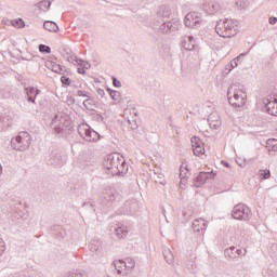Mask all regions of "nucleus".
Segmentation results:
<instances>
[{
  "label": "nucleus",
  "instance_id": "obj_39",
  "mask_svg": "<svg viewBox=\"0 0 277 277\" xmlns=\"http://www.w3.org/2000/svg\"><path fill=\"white\" fill-rule=\"evenodd\" d=\"M83 106L91 111L94 109V108H92V100H90V98H87L83 101Z\"/></svg>",
  "mask_w": 277,
  "mask_h": 277
},
{
  "label": "nucleus",
  "instance_id": "obj_11",
  "mask_svg": "<svg viewBox=\"0 0 277 277\" xmlns=\"http://www.w3.org/2000/svg\"><path fill=\"white\" fill-rule=\"evenodd\" d=\"M209 179H215V173L213 172H200L198 176L194 180L195 187H202Z\"/></svg>",
  "mask_w": 277,
  "mask_h": 277
},
{
  "label": "nucleus",
  "instance_id": "obj_49",
  "mask_svg": "<svg viewBox=\"0 0 277 277\" xmlns=\"http://www.w3.org/2000/svg\"><path fill=\"white\" fill-rule=\"evenodd\" d=\"M268 23H269L271 25H276V23H277V17H269Z\"/></svg>",
  "mask_w": 277,
  "mask_h": 277
},
{
  "label": "nucleus",
  "instance_id": "obj_32",
  "mask_svg": "<svg viewBox=\"0 0 277 277\" xmlns=\"http://www.w3.org/2000/svg\"><path fill=\"white\" fill-rule=\"evenodd\" d=\"M12 25L17 29H23V27H25V21H23V18L13 19Z\"/></svg>",
  "mask_w": 277,
  "mask_h": 277
},
{
  "label": "nucleus",
  "instance_id": "obj_29",
  "mask_svg": "<svg viewBox=\"0 0 277 277\" xmlns=\"http://www.w3.org/2000/svg\"><path fill=\"white\" fill-rule=\"evenodd\" d=\"M107 92H108L110 98H113V101L120 102L121 94L119 91H114L111 89H107Z\"/></svg>",
  "mask_w": 277,
  "mask_h": 277
},
{
  "label": "nucleus",
  "instance_id": "obj_30",
  "mask_svg": "<svg viewBox=\"0 0 277 277\" xmlns=\"http://www.w3.org/2000/svg\"><path fill=\"white\" fill-rule=\"evenodd\" d=\"M259 176L260 179H263L264 181L267 180V179H271L272 177V171H269L268 169H261L259 171Z\"/></svg>",
  "mask_w": 277,
  "mask_h": 277
},
{
  "label": "nucleus",
  "instance_id": "obj_55",
  "mask_svg": "<svg viewBox=\"0 0 277 277\" xmlns=\"http://www.w3.org/2000/svg\"><path fill=\"white\" fill-rule=\"evenodd\" d=\"M124 266L123 264H118V261L115 263V267H122Z\"/></svg>",
  "mask_w": 277,
  "mask_h": 277
},
{
  "label": "nucleus",
  "instance_id": "obj_14",
  "mask_svg": "<svg viewBox=\"0 0 277 277\" xmlns=\"http://www.w3.org/2000/svg\"><path fill=\"white\" fill-rule=\"evenodd\" d=\"M208 122L211 127V129H220L222 127V118L220 117V114L217 113H212L208 117Z\"/></svg>",
  "mask_w": 277,
  "mask_h": 277
},
{
  "label": "nucleus",
  "instance_id": "obj_51",
  "mask_svg": "<svg viewBox=\"0 0 277 277\" xmlns=\"http://www.w3.org/2000/svg\"><path fill=\"white\" fill-rule=\"evenodd\" d=\"M78 74H79V75H85L84 68H83V67H82V68L79 67V68H78Z\"/></svg>",
  "mask_w": 277,
  "mask_h": 277
},
{
  "label": "nucleus",
  "instance_id": "obj_16",
  "mask_svg": "<svg viewBox=\"0 0 277 277\" xmlns=\"http://www.w3.org/2000/svg\"><path fill=\"white\" fill-rule=\"evenodd\" d=\"M45 67L49 68V70H52V72H56V75H64V72H66V67H63L53 61L45 62Z\"/></svg>",
  "mask_w": 277,
  "mask_h": 277
},
{
  "label": "nucleus",
  "instance_id": "obj_56",
  "mask_svg": "<svg viewBox=\"0 0 277 277\" xmlns=\"http://www.w3.org/2000/svg\"><path fill=\"white\" fill-rule=\"evenodd\" d=\"M271 276L277 277V269L275 271V273L271 274Z\"/></svg>",
  "mask_w": 277,
  "mask_h": 277
},
{
  "label": "nucleus",
  "instance_id": "obj_22",
  "mask_svg": "<svg viewBox=\"0 0 277 277\" xmlns=\"http://www.w3.org/2000/svg\"><path fill=\"white\" fill-rule=\"evenodd\" d=\"M182 44L186 51H194V47H196V40L194 37H185Z\"/></svg>",
  "mask_w": 277,
  "mask_h": 277
},
{
  "label": "nucleus",
  "instance_id": "obj_47",
  "mask_svg": "<svg viewBox=\"0 0 277 277\" xmlns=\"http://www.w3.org/2000/svg\"><path fill=\"white\" fill-rule=\"evenodd\" d=\"M68 53H72V51H70V49H68V48L63 49L64 57H68Z\"/></svg>",
  "mask_w": 277,
  "mask_h": 277
},
{
  "label": "nucleus",
  "instance_id": "obj_36",
  "mask_svg": "<svg viewBox=\"0 0 277 277\" xmlns=\"http://www.w3.org/2000/svg\"><path fill=\"white\" fill-rule=\"evenodd\" d=\"M39 53H51V47L45 45V44H40L39 45Z\"/></svg>",
  "mask_w": 277,
  "mask_h": 277
},
{
  "label": "nucleus",
  "instance_id": "obj_21",
  "mask_svg": "<svg viewBox=\"0 0 277 277\" xmlns=\"http://www.w3.org/2000/svg\"><path fill=\"white\" fill-rule=\"evenodd\" d=\"M43 29H45L47 31L57 34V31H60V26H57V23L53 21H45L43 23Z\"/></svg>",
  "mask_w": 277,
  "mask_h": 277
},
{
  "label": "nucleus",
  "instance_id": "obj_18",
  "mask_svg": "<svg viewBox=\"0 0 277 277\" xmlns=\"http://www.w3.org/2000/svg\"><path fill=\"white\" fill-rule=\"evenodd\" d=\"M104 200H106V202H114L116 200V198H118V192H116L115 189L111 188H105L103 190L102 194Z\"/></svg>",
  "mask_w": 277,
  "mask_h": 277
},
{
  "label": "nucleus",
  "instance_id": "obj_54",
  "mask_svg": "<svg viewBox=\"0 0 277 277\" xmlns=\"http://www.w3.org/2000/svg\"><path fill=\"white\" fill-rule=\"evenodd\" d=\"M222 163H223V166H225V168H229V163L228 162H226V161H222Z\"/></svg>",
  "mask_w": 277,
  "mask_h": 277
},
{
  "label": "nucleus",
  "instance_id": "obj_28",
  "mask_svg": "<svg viewBox=\"0 0 277 277\" xmlns=\"http://www.w3.org/2000/svg\"><path fill=\"white\" fill-rule=\"evenodd\" d=\"M39 10L41 12H47L51 8V1L50 0H43L38 3Z\"/></svg>",
  "mask_w": 277,
  "mask_h": 277
},
{
  "label": "nucleus",
  "instance_id": "obj_3",
  "mask_svg": "<svg viewBox=\"0 0 277 277\" xmlns=\"http://www.w3.org/2000/svg\"><path fill=\"white\" fill-rule=\"evenodd\" d=\"M215 31L221 38H233L237 34V24L233 19H220L216 22Z\"/></svg>",
  "mask_w": 277,
  "mask_h": 277
},
{
  "label": "nucleus",
  "instance_id": "obj_8",
  "mask_svg": "<svg viewBox=\"0 0 277 277\" xmlns=\"http://www.w3.org/2000/svg\"><path fill=\"white\" fill-rule=\"evenodd\" d=\"M252 215L250 208L248 206L238 203L233 208L232 216L234 220H240L241 222H248Z\"/></svg>",
  "mask_w": 277,
  "mask_h": 277
},
{
  "label": "nucleus",
  "instance_id": "obj_44",
  "mask_svg": "<svg viewBox=\"0 0 277 277\" xmlns=\"http://www.w3.org/2000/svg\"><path fill=\"white\" fill-rule=\"evenodd\" d=\"M77 96H85L87 98H90V95H88V92L82 90L77 91Z\"/></svg>",
  "mask_w": 277,
  "mask_h": 277
},
{
  "label": "nucleus",
  "instance_id": "obj_45",
  "mask_svg": "<svg viewBox=\"0 0 277 277\" xmlns=\"http://www.w3.org/2000/svg\"><path fill=\"white\" fill-rule=\"evenodd\" d=\"M246 55H248V53H241L239 54L237 57H235L234 60H236V62H241V60H243V57H246Z\"/></svg>",
  "mask_w": 277,
  "mask_h": 277
},
{
  "label": "nucleus",
  "instance_id": "obj_37",
  "mask_svg": "<svg viewBox=\"0 0 277 277\" xmlns=\"http://www.w3.org/2000/svg\"><path fill=\"white\" fill-rule=\"evenodd\" d=\"M14 217H17V220H25V217H26L25 211L17 210L14 213Z\"/></svg>",
  "mask_w": 277,
  "mask_h": 277
},
{
  "label": "nucleus",
  "instance_id": "obj_42",
  "mask_svg": "<svg viewBox=\"0 0 277 277\" xmlns=\"http://www.w3.org/2000/svg\"><path fill=\"white\" fill-rule=\"evenodd\" d=\"M5 252V242L0 238V256Z\"/></svg>",
  "mask_w": 277,
  "mask_h": 277
},
{
  "label": "nucleus",
  "instance_id": "obj_50",
  "mask_svg": "<svg viewBox=\"0 0 277 277\" xmlns=\"http://www.w3.org/2000/svg\"><path fill=\"white\" fill-rule=\"evenodd\" d=\"M181 181H180V185L181 187H183V185H185V183H187V177H180Z\"/></svg>",
  "mask_w": 277,
  "mask_h": 277
},
{
  "label": "nucleus",
  "instance_id": "obj_24",
  "mask_svg": "<svg viewBox=\"0 0 277 277\" xmlns=\"http://www.w3.org/2000/svg\"><path fill=\"white\" fill-rule=\"evenodd\" d=\"M162 254L164 256V261L169 264L172 265L174 263V254L169 248H164L162 251Z\"/></svg>",
  "mask_w": 277,
  "mask_h": 277
},
{
  "label": "nucleus",
  "instance_id": "obj_40",
  "mask_svg": "<svg viewBox=\"0 0 277 277\" xmlns=\"http://www.w3.org/2000/svg\"><path fill=\"white\" fill-rule=\"evenodd\" d=\"M113 84L115 88H122V82H120L116 77H113Z\"/></svg>",
  "mask_w": 277,
  "mask_h": 277
},
{
  "label": "nucleus",
  "instance_id": "obj_23",
  "mask_svg": "<svg viewBox=\"0 0 277 277\" xmlns=\"http://www.w3.org/2000/svg\"><path fill=\"white\" fill-rule=\"evenodd\" d=\"M117 265H123L127 269H135V260L133 258H127L126 261L119 260Z\"/></svg>",
  "mask_w": 277,
  "mask_h": 277
},
{
  "label": "nucleus",
  "instance_id": "obj_43",
  "mask_svg": "<svg viewBox=\"0 0 277 277\" xmlns=\"http://www.w3.org/2000/svg\"><path fill=\"white\" fill-rule=\"evenodd\" d=\"M271 250H272V252H274L273 253V259H275V261H277V245H273L271 247Z\"/></svg>",
  "mask_w": 277,
  "mask_h": 277
},
{
  "label": "nucleus",
  "instance_id": "obj_7",
  "mask_svg": "<svg viewBox=\"0 0 277 277\" xmlns=\"http://www.w3.org/2000/svg\"><path fill=\"white\" fill-rule=\"evenodd\" d=\"M78 133L85 142H98V140H101V134L92 130L88 123L80 124L78 127Z\"/></svg>",
  "mask_w": 277,
  "mask_h": 277
},
{
  "label": "nucleus",
  "instance_id": "obj_9",
  "mask_svg": "<svg viewBox=\"0 0 277 277\" xmlns=\"http://www.w3.org/2000/svg\"><path fill=\"white\" fill-rule=\"evenodd\" d=\"M185 25L186 27H189L190 29L200 27L201 25H205V19L202 18V14L198 12H189L185 16Z\"/></svg>",
  "mask_w": 277,
  "mask_h": 277
},
{
  "label": "nucleus",
  "instance_id": "obj_12",
  "mask_svg": "<svg viewBox=\"0 0 277 277\" xmlns=\"http://www.w3.org/2000/svg\"><path fill=\"white\" fill-rule=\"evenodd\" d=\"M247 250L243 249H237V247H230L229 249H226L224 251L225 256H228V259L235 260L239 259V256H246Z\"/></svg>",
  "mask_w": 277,
  "mask_h": 277
},
{
  "label": "nucleus",
  "instance_id": "obj_46",
  "mask_svg": "<svg viewBox=\"0 0 277 277\" xmlns=\"http://www.w3.org/2000/svg\"><path fill=\"white\" fill-rule=\"evenodd\" d=\"M66 103L67 105H75V97L68 96Z\"/></svg>",
  "mask_w": 277,
  "mask_h": 277
},
{
  "label": "nucleus",
  "instance_id": "obj_5",
  "mask_svg": "<svg viewBox=\"0 0 277 277\" xmlns=\"http://www.w3.org/2000/svg\"><path fill=\"white\" fill-rule=\"evenodd\" d=\"M227 98L232 107H243L248 98V94L241 89H235L233 85L227 90Z\"/></svg>",
  "mask_w": 277,
  "mask_h": 277
},
{
  "label": "nucleus",
  "instance_id": "obj_6",
  "mask_svg": "<svg viewBox=\"0 0 277 277\" xmlns=\"http://www.w3.org/2000/svg\"><path fill=\"white\" fill-rule=\"evenodd\" d=\"M11 146L14 150H27L31 146V136L27 132H21L19 135L11 140Z\"/></svg>",
  "mask_w": 277,
  "mask_h": 277
},
{
  "label": "nucleus",
  "instance_id": "obj_20",
  "mask_svg": "<svg viewBox=\"0 0 277 277\" xmlns=\"http://www.w3.org/2000/svg\"><path fill=\"white\" fill-rule=\"evenodd\" d=\"M170 14H171L170 8L162 6L157 13L156 21H168V18H170Z\"/></svg>",
  "mask_w": 277,
  "mask_h": 277
},
{
  "label": "nucleus",
  "instance_id": "obj_58",
  "mask_svg": "<svg viewBox=\"0 0 277 277\" xmlns=\"http://www.w3.org/2000/svg\"><path fill=\"white\" fill-rule=\"evenodd\" d=\"M273 150H277V146H273Z\"/></svg>",
  "mask_w": 277,
  "mask_h": 277
},
{
  "label": "nucleus",
  "instance_id": "obj_57",
  "mask_svg": "<svg viewBox=\"0 0 277 277\" xmlns=\"http://www.w3.org/2000/svg\"><path fill=\"white\" fill-rule=\"evenodd\" d=\"M2 172H3V167H1L0 164V175L2 174Z\"/></svg>",
  "mask_w": 277,
  "mask_h": 277
},
{
  "label": "nucleus",
  "instance_id": "obj_33",
  "mask_svg": "<svg viewBox=\"0 0 277 277\" xmlns=\"http://www.w3.org/2000/svg\"><path fill=\"white\" fill-rule=\"evenodd\" d=\"M194 155H196V157H200L202 155H205V144L203 145H199V147H195L193 149Z\"/></svg>",
  "mask_w": 277,
  "mask_h": 277
},
{
  "label": "nucleus",
  "instance_id": "obj_34",
  "mask_svg": "<svg viewBox=\"0 0 277 277\" xmlns=\"http://www.w3.org/2000/svg\"><path fill=\"white\" fill-rule=\"evenodd\" d=\"M78 66H81L84 70H90V68L92 67V65H90V63L83 61V60H79Z\"/></svg>",
  "mask_w": 277,
  "mask_h": 277
},
{
  "label": "nucleus",
  "instance_id": "obj_53",
  "mask_svg": "<svg viewBox=\"0 0 277 277\" xmlns=\"http://www.w3.org/2000/svg\"><path fill=\"white\" fill-rule=\"evenodd\" d=\"M71 88H81V83L71 82Z\"/></svg>",
  "mask_w": 277,
  "mask_h": 277
},
{
  "label": "nucleus",
  "instance_id": "obj_26",
  "mask_svg": "<svg viewBox=\"0 0 277 277\" xmlns=\"http://www.w3.org/2000/svg\"><path fill=\"white\" fill-rule=\"evenodd\" d=\"M89 249L91 252H98L101 250V241L93 239L89 245Z\"/></svg>",
  "mask_w": 277,
  "mask_h": 277
},
{
  "label": "nucleus",
  "instance_id": "obj_17",
  "mask_svg": "<svg viewBox=\"0 0 277 277\" xmlns=\"http://www.w3.org/2000/svg\"><path fill=\"white\" fill-rule=\"evenodd\" d=\"M48 163H50V166H62V155L57 149L51 150Z\"/></svg>",
  "mask_w": 277,
  "mask_h": 277
},
{
  "label": "nucleus",
  "instance_id": "obj_27",
  "mask_svg": "<svg viewBox=\"0 0 277 277\" xmlns=\"http://www.w3.org/2000/svg\"><path fill=\"white\" fill-rule=\"evenodd\" d=\"M67 62H70L71 64H74V66H78L79 65V60L77 55L72 54V52H67V56H66Z\"/></svg>",
  "mask_w": 277,
  "mask_h": 277
},
{
  "label": "nucleus",
  "instance_id": "obj_31",
  "mask_svg": "<svg viewBox=\"0 0 277 277\" xmlns=\"http://www.w3.org/2000/svg\"><path fill=\"white\" fill-rule=\"evenodd\" d=\"M190 142H192L193 149L198 148L199 146H202L205 144L202 143V140H200V137L198 136H193L190 138Z\"/></svg>",
  "mask_w": 277,
  "mask_h": 277
},
{
  "label": "nucleus",
  "instance_id": "obj_1",
  "mask_svg": "<svg viewBox=\"0 0 277 277\" xmlns=\"http://www.w3.org/2000/svg\"><path fill=\"white\" fill-rule=\"evenodd\" d=\"M104 166L111 176H118V174H127L129 172L127 160L118 153L109 154Z\"/></svg>",
  "mask_w": 277,
  "mask_h": 277
},
{
  "label": "nucleus",
  "instance_id": "obj_10",
  "mask_svg": "<svg viewBox=\"0 0 277 277\" xmlns=\"http://www.w3.org/2000/svg\"><path fill=\"white\" fill-rule=\"evenodd\" d=\"M202 10L206 14L213 15L222 11V5L215 0H206L202 3Z\"/></svg>",
  "mask_w": 277,
  "mask_h": 277
},
{
  "label": "nucleus",
  "instance_id": "obj_41",
  "mask_svg": "<svg viewBox=\"0 0 277 277\" xmlns=\"http://www.w3.org/2000/svg\"><path fill=\"white\" fill-rule=\"evenodd\" d=\"M237 66H239V63L237 62V60L234 58V60L230 62V64L227 65V68H229V70H232V68H237Z\"/></svg>",
  "mask_w": 277,
  "mask_h": 277
},
{
  "label": "nucleus",
  "instance_id": "obj_4",
  "mask_svg": "<svg viewBox=\"0 0 277 277\" xmlns=\"http://www.w3.org/2000/svg\"><path fill=\"white\" fill-rule=\"evenodd\" d=\"M181 29V22L179 21H166V19H154L153 30L157 34H174Z\"/></svg>",
  "mask_w": 277,
  "mask_h": 277
},
{
  "label": "nucleus",
  "instance_id": "obj_19",
  "mask_svg": "<svg viewBox=\"0 0 277 277\" xmlns=\"http://www.w3.org/2000/svg\"><path fill=\"white\" fill-rule=\"evenodd\" d=\"M266 101L267 103L265 104V107L268 114L271 116H277V98Z\"/></svg>",
  "mask_w": 277,
  "mask_h": 277
},
{
  "label": "nucleus",
  "instance_id": "obj_59",
  "mask_svg": "<svg viewBox=\"0 0 277 277\" xmlns=\"http://www.w3.org/2000/svg\"><path fill=\"white\" fill-rule=\"evenodd\" d=\"M118 274H122V272L120 269H118Z\"/></svg>",
  "mask_w": 277,
  "mask_h": 277
},
{
  "label": "nucleus",
  "instance_id": "obj_2",
  "mask_svg": "<svg viewBox=\"0 0 277 277\" xmlns=\"http://www.w3.org/2000/svg\"><path fill=\"white\" fill-rule=\"evenodd\" d=\"M52 129L57 135H66L70 129H72V120L70 115L66 113H60L52 120Z\"/></svg>",
  "mask_w": 277,
  "mask_h": 277
},
{
  "label": "nucleus",
  "instance_id": "obj_52",
  "mask_svg": "<svg viewBox=\"0 0 277 277\" xmlns=\"http://www.w3.org/2000/svg\"><path fill=\"white\" fill-rule=\"evenodd\" d=\"M130 129H132L133 131H135V129H137V123H131L130 122Z\"/></svg>",
  "mask_w": 277,
  "mask_h": 277
},
{
  "label": "nucleus",
  "instance_id": "obj_25",
  "mask_svg": "<svg viewBox=\"0 0 277 277\" xmlns=\"http://www.w3.org/2000/svg\"><path fill=\"white\" fill-rule=\"evenodd\" d=\"M114 233H116L118 239H122V237H127V235H129V230L124 227H115Z\"/></svg>",
  "mask_w": 277,
  "mask_h": 277
},
{
  "label": "nucleus",
  "instance_id": "obj_48",
  "mask_svg": "<svg viewBox=\"0 0 277 277\" xmlns=\"http://www.w3.org/2000/svg\"><path fill=\"white\" fill-rule=\"evenodd\" d=\"M96 92H97V95H98L101 98H103V96H105V90H103V89H97Z\"/></svg>",
  "mask_w": 277,
  "mask_h": 277
},
{
  "label": "nucleus",
  "instance_id": "obj_35",
  "mask_svg": "<svg viewBox=\"0 0 277 277\" xmlns=\"http://www.w3.org/2000/svg\"><path fill=\"white\" fill-rule=\"evenodd\" d=\"M187 174H189V169L181 167L180 179H187Z\"/></svg>",
  "mask_w": 277,
  "mask_h": 277
},
{
  "label": "nucleus",
  "instance_id": "obj_38",
  "mask_svg": "<svg viewBox=\"0 0 277 277\" xmlns=\"http://www.w3.org/2000/svg\"><path fill=\"white\" fill-rule=\"evenodd\" d=\"M61 82L64 85H71L72 84V80H70V78L66 77V76H62L61 77Z\"/></svg>",
  "mask_w": 277,
  "mask_h": 277
},
{
  "label": "nucleus",
  "instance_id": "obj_13",
  "mask_svg": "<svg viewBox=\"0 0 277 277\" xmlns=\"http://www.w3.org/2000/svg\"><path fill=\"white\" fill-rule=\"evenodd\" d=\"M24 91L27 96L28 103H32L34 105H36V97L38 96V94H40V90L34 87H26Z\"/></svg>",
  "mask_w": 277,
  "mask_h": 277
},
{
  "label": "nucleus",
  "instance_id": "obj_15",
  "mask_svg": "<svg viewBox=\"0 0 277 277\" xmlns=\"http://www.w3.org/2000/svg\"><path fill=\"white\" fill-rule=\"evenodd\" d=\"M193 230L199 235H205V232L207 230V223L205 222V219H196L193 222Z\"/></svg>",
  "mask_w": 277,
  "mask_h": 277
}]
</instances>
